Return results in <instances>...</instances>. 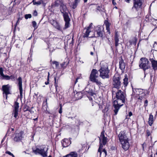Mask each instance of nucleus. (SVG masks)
I'll use <instances>...</instances> for the list:
<instances>
[{"label":"nucleus","instance_id":"1a4fd4ad","mask_svg":"<svg viewBox=\"0 0 157 157\" xmlns=\"http://www.w3.org/2000/svg\"><path fill=\"white\" fill-rule=\"evenodd\" d=\"M103 30L104 28L102 26H97L95 28L94 32L95 36V37H102L104 34V32Z\"/></svg>","mask_w":157,"mask_h":157},{"label":"nucleus","instance_id":"6e6d98bb","mask_svg":"<svg viewBox=\"0 0 157 157\" xmlns=\"http://www.w3.org/2000/svg\"><path fill=\"white\" fill-rule=\"evenodd\" d=\"M29 112H30V113H33L34 112L31 109H30V110H29Z\"/></svg>","mask_w":157,"mask_h":157},{"label":"nucleus","instance_id":"2f4dec72","mask_svg":"<svg viewBox=\"0 0 157 157\" xmlns=\"http://www.w3.org/2000/svg\"><path fill=\"white\" fill-rule=\"evenodd\" d=\"M105 24L107 32H108L110 34L109 23L108 22H107L105 23Z\"/></svg>","mask_w":157,"mask_h":157},{"label":"nucleus","instance_id":"ea45409f","mask_svg":"<svg viewBox=\"0 0 157 157\" xmlns=\"http://www.w3.org/2000/svg\"><path fill=\"white\" fill-rule=\"evenodd\" d=\"M53 64H54L56 65V67H58L59 66V63L56 61H54L53 62Z\"/></svg>","mask_w":157,"mask_h":157},{"label":"nucleus","instance_id":"f03ea898","mask_svg":"<svg viewBox=\"0 0 157 157\" xmlns=\"http://www.w3.org/2000/svg\"><path fill=\"white\" fill-rule=\"evenodd\" d=\"M104 133V131H102L100 137H99L100 146L98 150V152L99 153L100 156L102 154L105 156L107 155V152L106 150L105 149H103V146L105 145L108 140L107 137L105 136Z\"/></svg>","mask_w":157,"mask_h":157},{"label":"nucleus","instance_id":"2eb2a0df","mask_svg":"<svg viewBox=\"0 0 157 157\" xmlns=\"http://www.w3.org/2000/svg\"><path fill=\"white\" fill-rule=\"evenodd\" d=\"M19 103L16 101L14 105V109L13 111V116L16 118H17V117L18 115V109L19 108Z\"/></svg>","mask_w":157,"mask_h":157},{"label":"nucleus","instance_id":"de8ad7c7","mask_svg":"<svg viewBox=\"0 0 157 157\" xmlns=\"http://www.w3.org/2000/svg\"><path fill=\"white\" fill-rule=\"evenodd\" d=\"M148 101L147 100H146L144 102V106L146 107L147 105Z\"/></svg>","mask_w":157,"mask_h":157},{"label":"nucleus","instance_id":"c03bdc74","mask_svg":"<svg viewBox=\"0 0 157 157\" xmlns=\"http://www.w3.org/2000/svg\"><path fill=\"white\" fill-rule=\"evenodd\" d=\"M146 133H147V135L148 136H150L151 135V133L148 130H146Z\"/></svg>","mask_w":157,"mask_h":157},{"label":"nucleus","instance_id":"c756f323","mask_svg":"<svg viewBox=\"0 0 157 157\" xmlns=\"http://www.w3.org/2000/svg\"><path fill=\"white\" fill-rule=\"evenodd\" d=\"M135 90L136 91V95H140L143 93V90L142 89H135Z\"/></svg>","mask_w":157,"mask_h":157},{"label":"nucleus","instance_id":"473e14b6","mask_svg":"<svg viewBox=\"0 0 157 157\" xmlns=\"http://www.w3.org/2000/svg\"><path fill=\"white\" fill-rule=\"evenodd\" d=\"M75 124L77 126H79L82 124V122H81L79 119H77L75 121Z\"/></svg>","mask_w":157,"mask_h":157},{"label":"nucleus","instance_id":"6ab92c4d","mask_svg":"<svg viewBox=\"0 0 157 157\" xmlns=\"http://www.w3.org/2000/svg\"><path fill=\"white\" fill-rule=\"evenodd\" d=\"M85 91L88 93L87 96L89 98V100L90 101L92 100V98L91 97H90L89 96L93 97L94 95H95V94L94 93L92 90V89H89L88 90H86Z\"/></svg>","mask_w":157,"mask_h":157},{"label":"nucleus","instance_id":"4be33fe9","mask_svg":"<svg viewBox=\"0 0 157 157\" xmlns=\"http://www.w3.org/2000/svg\"><path fill=\"white\" fill-rule=\"evenodd\" d=\"M125 67L123 60L121 59L119 61V67L122 71H123Z\"/></svg>","mask_w":157,"mask_h":157},{"label":"nucleus","instance_id":"f257e3e1","mask_svg":"<svg viewBox=\"0 0 157 157\" xmlns=\"http://www.w3.org/2000/svg\"><path fill=\"white\" fill-rule=\"evenodd\" d=\"M116 97L117 99L113 102L115 115L117 114L120 107L123 105V104L125 102V100L127 99L125 94L120 90H118L116 92Z\"/></svg>","mask_w":157,"mask_h":157},{"label":"nucleus","instance_id":"e2e57ef3","mask_svg":"<svg viewBox=\"0 0 157 157\" xmlns=\"http://www.w3.org/2000/svg\"><path fill=\"white\" fill-rule=\"evenodd\" d=\"M132 89H133V90H132L133 94L134 93V94H135V90H133V88H132Z\"/></svg>","mask_w":157,"mask_h":157},{"label":"nucleus","instance_id":"79ce46f5","mask_svg":"<svg viewBox=\"0 0 157 157\" xmlns=\"http://www.w3.org/2000/svg\"><path fill=\"white\" fill-rule=\"evenodd\" d=\"M108 108L107 106L105 107L104 109H103V111L104 113L107 112L108 110Z\"/></svg>","mask_w":157,"mask_h":157},{"label":"nucleus","instance_id":"5701e85b","mask_svg":"<svg viewBox=\"0 0 157 157\" xmlns=\"http://www.w3.org/2000/svg\"><path fill=\"white\" fill-rule=\"evenodd\" d=\"M47 98H46L45 101H44L43 103V106L42 109L44 110V111L47 110V108L48 107V104L47 102Z\"/></svg>","mask_w":157,"mask_h":157},{"label":"nucleus","instance_id":"c9c22d12","mask_svg":"<svg viewBox=\"0 0 157 157\" xmlns=\"http://www.w3.org/2000/svg\"><path fill=\"white\" fill-rule=\"evenodd\" d=\"M49 22L50 23H51L52 25H53L55 24L57 22V21L53 20V19H51L49 21Z\"/></svg>","mask_w":157,"mask_h":157},{"label":"nucleus","instance_id":"412c9836","mask_svg":"<svg viewBox=\"0 0 157 157\" xmlns=\"http://www.w3.org/2000/svg\"><path fill=\"white\" fill-rule=\"evenodd\" d=\"M119 36L117 35V33H116L115 34V36H114L115 46L116 47V50H117V47L118 45V42L119 41V38H118Z\"/></svg>","mask_w":157,"mask_h":157},{"label":"nucleus","instance_id":"f8f14e48","mask_svg":"<svg viewBox=\"0 0 157 157\" xmlns=\"http://www.w3.org/2000/svg\"><path fill=\"white\" fill-rule=\"evenodd\" d=\"M64 20L65 22V27L63 28L64 29H66L69 27L70 21V19L69 17L68 13H65L63 14Z\"/></svg>","mask_w":157,"mask_h":157},{"label":"nucleus","instance_id":"58836bf2","mask_svg":"<svg viewBox=\"0 0 157 157\" xmlns=\"http://www.w3.org/2000/svg\"><path fill=\"white\" fill-rule=\"evenodd\" d=\"M3 78L6 80H9L11 78V77L8 75H5Z\"/></svg>","mask_w":157,"mask_h":157},{"label":"nucleus","instance_id":"393cba45","mask_svg":"<svg viewBox=\"0 0 157 157\" xmlns=\"http://www.w3.org/2000/svg\"><path fill=\"white\" fill-rule=\"evenodd\" d=\"M153 116L151 115L150 114L149 116L148 121V124L150 126H151L153 123Z\"/></svg>","mask_w":157,"mask_h":157},{"label":"nucleus","instance_id":"0eeeda50","mask_svg":"<svg viewBox=\"0 0 157 157\" xmlns=\"http://www.w3.org/2000/svg\"><path fill=\"white\" fill-rule=\"evenodd\" d=\"M48 150V148L43 147L40 148H37L36 150L33 149V152L36 155L39 154L43 157H45L47 156V151Z\"/></svg>","mask_w":157,"mask_h":157},{"label":"nucleus","instance_id":"a211bd4d","mask_svg":"<svg viewBox=\"0 0 157 157\" xmlns=\"http://www.w3.org/2000/svg\"><path fill=\"white\" fill-rule=\"evenodd\" d=\"M60 7L61 8L60 9V11L63 14L65 13H67V8L66 6L64 5L63 2L61 3Z\"/></svg>","mask_w":157,"mask_h":157},{"label":"nucleus","instance_id":"a19ab883","mask_svg":"<svg viewBox=\"0 0 157 157\" xmlns=\"http://www.w3.org/2000/svg\"><path fill=\"white\" fill-rule=\"evenodd\" d=\"M67 65V63L66 64V62H64L63 63L60 64V65L62 67L64 68Z\"/></svg>","mask_w":157,"mask_h":157},{"label":"nucleus","instance_id":"8fccbe9b","mask_svg":"<svg viewBox=\"0 0 157 157\" xmlns=\"http://www.w3.org/2000/svg\"><path fill=\"white\" fill-rule=\"evenodd\" d=\"M49 83V78H48V81L47 82H45V84H46V85H48V84Z\"/></svg>","mask_w":157,"mask_h":157},{"label":"nucleus","instance_id":"aec40b11","mask_svg":"<svg viewBox=\"0 0 157 157\" xmlns=\"http://www.w3.org/2000/svg\"><path fill=\"white\" fill-rule=\"evenodd\" d=\"M63 157H78V154L76 151H71Z\"/></svg>","mask_w":157,"mask_h":157},{"label":"nucleus","instance_id":"dca6fc26","mask_svg":"<svg viewBox=\"0 0 157 157\" xmlns=\"http://www.w3.org/2000/svg\"><path fill=\"white\" fill-rule=\"evenodd\" d=\"M62 146L64 147H66L70 145L71 144V141L68 139H64L62 141Z\"/></svg>","mask_w":157,"mask_h":157},{"label":"nucleus","instance_id":"4468645a","mask_svg":"<svg viewBox=\"0 0 157 157\" xmlns=\"http://www.w3.org/2000/svg\"><path fill=\"white\" fill-rule=\"evenodd\" d=\"M2 90L3 91V94L4 96V95H6V99L7 98V95L10 94V86L9 84L7 85H3L2 86Z\"/></svg>","mask_w":157,"mask_h":157},{"label":"nucleus","instance_id":"5fc2aeb1","mask_svg":"<svg viewBox=\"0 0 157 157\" xmlns=\"http://www.w3.org/2000/svg\"><path fill=\"white\" fill-rule=\"evenodd\" d=\"M124 1L125 2L129 3L131 0H124Z\"/></svg>","mask_w":157,"mask_h":157},{"label":"nucleus","instance_id":"a878e982","mask_svg":"<svg viewBox=\"0 0 157 157\" xmlns=\"http://www.w3.org/2000/svg\"><path fill=\"white\" fill-rule=\"evenodd\" d=\"M80 0H75L72 5V8L74 9H75L77 7L78 3L80 2Z\"/></svg>","mask_w":157,"mask_h":157},{"label":"nucleus","instance_id":"9d476101","mask_svg":"<svg viewBox=\"0 0 157 157\" xmlns=\"http://www.w3.org/2000/svg\"><path fill=\"white\" fill-rule=\"evenodd\" d=\"M133 5L132 9L135 8L138 11L142 4V0H133Z\"/></svg>","mask_w":157,"mask_h":157},{"label":"nucleus","instance_id":"774afa93","mask_svg":"<svg viewBox=\"0 0 157 157\" xmlns=\"http://www.w3.org/2000/svg\"><path fill=\"white\" fill-rule=\"evenodd\" d=\"M18 44H17L16 45V46L17 47H18Z\"/></svg>","mask_w":157,"mask_h":157},{"label":"nucleus","instance_id":"0e129e2a","mask_svg":"<svg viewBox=\"0 0 157 157\" xmlns=\"http://www.w3.org/2000/svg\"><path fill=\"white\" fill-rule=\"evenodd\" d=\"M38 120L37 118H36L35 119H34L33 120H34L35 121H37Z\"/></svg>","mask_w":157,"mask_h":157},{"label":"nucleus","instance_id":"f704fd0d","mask_svg":"<svg viewBox=\"0 0 157 157\" xmlns=\"http://www.w3.org/2000/svg\"><path fill=\"white\" fill-rule=\"evenodd\" d=\"M3 69L2 67L0 68V75L2 76L3 77H4L5 76V75L3 73Z\"/></svg>","mask_w":157,"mask_h":157},{"label":"nucleus","instance_id":"c85d7f7f","mask_svg":"<svg viewBox=\"0 0 157 157\" xmlns=\"http://www.w3.org/2000/svg\"><path fill=\"white\" fill-rule=\"evenodd\" d=\"M91 32V30H89L86 29L85 33H84L83 35V37H87L88 36L90 33Z\"/></svg>","mask_w":157,"mask_h":157},{"label":"nucleus","instance_id":"4c0bfd02","mask_svg":"<svg viewBox=\"0 0 157 157\" xmlns=\"http://www.w3.org/2000/svg\"><path fill=\"white\" fill-rule=\"evenodd\" d=\"M32 17L31 14H27L25 15V17L26 19H28V18H31Z\"/></svg>","mask_w":157,"mask_h":157},{"label":"nucleus","instance_id":"3c124183","mask_svg":"<svg viewBox=\"0 0 157 157\" xmlns=\"http://www.w3.org/2000/svg\"><path fill=\"white\" fill-rule=\"evenodd\" d=\"M37 12L36 11H34V12L33 13V15L35 16H36L37 15Z\"/></svg>","mask_w":157,"mask_h":157},{"label":"nucleus","instance_id":"7c9ffc66","mask_svg":"<svg viewBox=\"0 0 157 157\" xmlns=\"http://www.w3.org/2000/svg\"><path fill=\"white\" fill-rule=\"evenodd\" d=\"M53 26L57 29H58L59 30H61V27L60 26V25L57 22H56L55 24L53 25Z\"/></svg>","mask_w":157,"mask_h":157},{"label":"nucleus","instance_id":"052dcab7","mask_svg":"<svg viewBox=\"0 0 157 157\" xmlns=\"http://www.w3.org/2000/svg\"><path fill=\"white\" fill-rule=\"evenodd\" d=\"M18 20H17V22H16V24L15 25V28H16V25H17V23H18Z\"/></svg>","mask_w":157,"mask_h":157},{"label":"nucleus","instance_id":"72a5a7b5","mask_svg":"<svg viewBox=\"0 0 157 157\" xmlns=\"http://www.w3.org/2000/svg\"><path fill=\"white\" fill-rule=\"evenodd\" d=\"M32 25L33 27L35 29H36L37 28V25L35 21H33L32 22Z\"/></svg>","mask_w":157,"mask_h":157},{"label":"nucleus","instance_id":"ddd939ff","mask_svg":"<svg viewBox=\"0 0 157 157\" xmlns=\"http://www.w3.org/2000/svg\"><path fill=\"white\" fill-rule=\"evenodd\" d=\"M18 83V86L19 87V92L20 94V96L21 98V99L23 97L22 92H23V89L22 87V78L21 77H19L17 79Z\"/></svg>","mask_w":157,"mask_h":157},{"label":"nucleus","instance_id":"7ed1b4c3","mask_svg":"<svg viewBox=\"0 0 157 157\" xmlns=\"http://www.w3.org/2000/svg\"><path fill=\"white\" fill-rule=\"evenodd\" d=\"M120 142L122 145L123 149L126 151L128 149L129 145L128 138L125 131H121L118 136Z\"/></svg>","mask_w":157,"mask_h":157},{"label":"nucleus","instance_id":"13d9d810","mask_svg":"<svg viewBox=\"0 0 157 157\" xmlns=\"http://www.w3.org/2000/svg\"><path fill=\"white\" fill-rule=\"evenodd\" d=\"M10 77H11V78H15L14 75H11Z\"/></svg>","mask_w":157,"mask_h":157},{"label":"nucleus","instance_id":"9b49d317","mask_svg":"<svg viewBox=\"0 0 157 157\" xmlns=\"http://www.w3.org/2000/svg\"><path fill=\"white\" fill-rule=\"evenodd\" d=\"M24 132L21 131L19 133H16L15 136L13 139V140L15 142H19L21 141L23 137L24 134Z\"/></svg>","mask_w":157,"mask_h":157},{"label":"nucleus","instance_id":"20e7f679","mask_svg":"<svg viewBox=\"0 0 157 157\" xmlns=\"http://www.w3.org/2000/svg\"><path fill=\"white\" fill-rule=\"evenodd\" d=\"M100 65V68L98 71L100 72V76L103 79L109 78V70L107 63H101Z\"/></svg>","mask_w":157,"mask_h":157},{"label":"nucleus","instance_id":"338daca9","mask_svg":"<svg viewBox=\"0 0 157 157\" xmlns=\"http://www.w3.org/2000/svg\"><path fill=\"white\" fill-rule=\"evenodd\" d=\"M32 36H31L30 37H29V38H28V40H30L31 39V38H32Z\"/></svg>","mask_w":157,"mask_h":157},{"label":"nucleus","instance_id":"680f3d73","mask_svg":"<svg viewBox=\"0 0 157 157\" xmlns=\"http://www.w3.org/2000/svg\"><path fill=\"white\" fill-rule=\"evenodd\" d=\"M78 78H77L76 79V81H75V84L77 82H78Z\"/></svg>","mask_w":157,"mask_h":157},{"label":"nucleus","instance_id":"a18cd8bd","mask_svg":"<svg viewBox=\"0 0 157 157\" xmlns=\"http://www.w3.org/2000/svg\"><path fill=\"white\" fill-rule=\"evenodd\" d=\"M93 24L92 23H91L89 26L87 28V29L90 30L91 28L92 27V25Z\"/></svg>","mask_w":157,"mask_h":157},{"label":"nucleus","instance_id":"b1692460","mask_svg":"<svg viewBox=\"0 0 157 157\" xmlns=\"http://www.w3.org/2000/svg\"><path fill=\"white\" fill-rule=\"evenodd\" d=\"M63 2L62 0H56L53 5L54 7H58L59 5L61 6V3H63Z\"/></svg>","mask_w":157,"mask_h":157},{"label":"nucleus","instance_id":"603ef678","mask_svg":"<svg viewBox=\"0 0 157 157\" xmlns=\"http://www.w3.org/2000/svg\"><path fill=\"white\" fill-rule=\"evenodd\" d=\"M112 3L113 5H115L116 4V3L115 2L114 0H112Z\"/></svg>","mask_w":157,"mask_h":157},{"label":"nucleus","instance_id":"4d7b16f0","mask_svg":"<svg viewBox=\"0 0 157 157\" xmlns=\"http://www.w3.org/2000/svg\"><path fill=\"white\" fill-rule=\"evenodd\" d=\"M57 87H58L55 86L56 89V92L57 93H58L59 92V91L58 90Z\"/></svg>","mask_w":157,"mask_h":157},{"label":"nucleus","instance_id":"6e6552de","mask_svg":"<svg viewBox=\"0 0 157 157\" xmlns=\"http://www.w3.org/2000/svg\"><path fill=\"white\" fill-rule=\"evenodd\" d=\"M121 76L118 74L115 75L113 78V84L115 88L119 89L121 87Z\"/></svg>","mask_w":157,"mask_h":157},{"label":"nucleus","instance_id":"69168bd1","mask_svg":"<svg viewBox=\"0 0 157 157\" xmlns=\"http://www.w3.org/2000/svg\"><path fill=\"white\" fill-rule=\"evenodd\" d=\"M87 0H84V2H87Z\"/></svg>","mask_w":157,"mask_h":157},{"label":"nucleus","instance_id":"e433bc0d","mask_svg":"<svg viewBox=\"0 0 157 157\" xmlns=\"http://www.w3.org/2000/svg\"><path fill=\"white\" fill-rule=\"evenodd\" d=\"M54 81H55V86L58 87V79L57 80V78L56 77H55V78H54Z\"/></svg>","mask_w":157,"mask_h":157},{"label":"nucleus","instance_id":"49530a36","mask_svg":"<svg viewBox=\"0 0 157 157\" xmlns=\"http://www.w3.org/2000/svg\"><path fill=\"white\" fill-rule=\"evenodd\" d=\"M6 153L7 154H9V155H11V156H12L13 155V154H12L11 152L9 151H7L6 152Z\"/></svg>","mask_w":157,"mask_h":157},{"label":"nucleus","instance_id":"f3484780","mask_svg":"<svg viewBox=\"0 0 157 157\" xmlns=\"http://www.w3.org/2000/svg\"><path fill=\"white\" fill-rule=\"evenodd\" d=\"M151 63L153 69L154 71H156L157 70V61L153 59L150 58L149 59Z\"/></svg>","mask_w":157,"mask_h":157},{"label":"nucleus","instance_id":"37998d69","mask_svg":"<svg viewBox=\"0 0 157 157\" xmlns=\"http://www.w3.org/2000/svg\"><path fill=\"white\" fill-rule=\"evenodd\" d=\"M59 113H61L62 112V106L61 104H60V109L59 110Z\"/></svg>","mask_w":157,"mask_h":157},{"label":"nucleus","instance_id":"cd10ccee","mask_svg":"<svg viewBox=\"0 0 157 157\" xmlns=\"http://www.w3.org/2000/svg\"><path fill=\"white\" fill-rule=\"evenodd\" d=\"M32 2H33V4L34 5H39L42 3L43 4H44V3L43 1L42 0H40L39 1L37 2L35 1L34 0H33Z\"/></svg>","mask_w":157,"mask_h":157},{"label":"nucleus","instance_id":"864d4df0","mask_svg":"<svg viewBox=\"0 0 157 157\" xmlns=\"http://www.w3.org/2000/svg\"><path fill=\"white\" fill-rule=\"evenodd\" d=\"M132 115V113L131 112H130L129 113V117H131Z\"/></svg>","mask_w":157,"mask_h":157},{"label":"nucleus","instance_id":"bb28decb","mask_svg":"<svg viewBox=\"0 0 157 157\" xmlns=\"http://www.w3.org/2000/svg\"><path fill=\"white\" fill-rule=\"evenodd\" d=\"M123 83L125 86H126L128 84V78L126 74L125 75H124V78L123 79Z\"/></svg>","mask_w":157,"mask_h":157},{"label":"nucleus","instance_id":"39448f33","mask_svg":"<svg viewBox=\"0 0 157 157\" xmlns=\"http://www.w3.org/2000/svg\"><path fill=\"white\" fill-rule=\"evenodd\" d=\"M99 75L98 71L95 69H93L91 72L89 77V79L93 82L95 83L98 85H101V82L98 79Z\"/></svg>","mask_w":157,"mask_h":157},{"label":"nucleus","instance_id":"423d86ee","mask_svg":"<svg viewBox=\"0 0 157 157\" xmlns=\"http://www.w3.org/2000/svg\"><path fill=\"white\" fill-rule=\"evenodd\" d=\"M139 66L140 68L142 69L145 71V70L150 68L149 61L146 58H141L140 61Z\"/></svg>","mask_w":157,"mask_h":157},{"label":"nucleus","instance_id":"bf43d9fd","mask_svg":"<svg viewBox=\"0 0 157 157\" xmlns=\"http://www.w3.org/2000/svg\"><path fill=\"white\" fill-rule=\"evenodd\" d=\"M90 54L91 55L93 56L94 55V52H90Z\"/></svg>","mask_w":157,"mask_h":157},{"label":"nucleus","instance_id":"09e8293b","mask_svg":"<svg viewBox=\"0 0 157 157\" xmlns=\"http://www.w3.org/2000/svg\"><path fill=\"white\" fill-rule=\"evenodd\" d=\"M25 109H26L25 110V111H29V110H30V109H29V107L28 106H27V108H26Z\"/></svg>","mask_w":157,"mask_h":157}]
</instances>
